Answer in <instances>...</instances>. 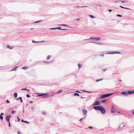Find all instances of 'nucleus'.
I'll return each instance as SVG.
<instances>
[{"mask_svg":"<svg viewBox=\"0 0 134 134\" xmlns=\"http://www.w3.org/2000/svg\"><path fill=\"white\" fill-rule=\"evenodd\" d=\"M18 96L17 94L16 93H15L14 94V96L15 98H16Z\"/></svg>","mask_w":134,"mask_h":134,"instance_id":"obj_15","label":"nucleus"},{"mask_svg":"<svg viewBox=\"0 0 134 134\" xmlns=\"http://www.w3.org/2000/svg\"><path fill=\"white\" fill-rule=\"evenodd\" d=\"M119 81H121V79H120V80H119Z\"/></svg>","mask_w":134,"mask_h":134,"instance_id":"obj_64","label":"nucleus"},{"mask_svg":"<svg viewBox=\"0 0 134 134\" xmlns=\"http://www.w3.org/2000/svg\"><path fill=\"white\" fill-rule=\"evenodd\" d=\"M20 101H21V103H23V100H22V99H21V100H20Z\"/></svg>","mask_w":134,"mask_h":134,"instance_id":"obj_55","label":"nucleus"},{"mask_svg":"<svg viewBox=\"0 0 134 134\" xmlns=\"http://www.w3.org/2000/svg\"><path fill=\"white\" fill-rule=\"evenodd\" d=\"M100 102L99 100H97L96 102H95L93 104L92 106L97 105H100Z\"/></svg>","mask_w":134,"mask_h":134,"instance_id":"obj_5","label":"nucleus"},{"mask_svg":"<svg viewBox=\"0 0 134 134\" xmlns=\"http://www.w3.org/2000/svg\"><path fill=\"white\" fill-rule=\"evenodd\" d=\"M4 115V113H2L1 114V115Z\"/></svg>","mask_w":134,"mask_h":134,"instance_id":"obj_58","label":"nucleus"},{"mask_svg":"<svg viewBox=\"0 0 134 134\" xmlns=\"http://www.w3.org/2000/svg\"><path fill=\"white\" fill-rule=\"evenodd\" d=\"M120 2H121L122 3H124L125 2H126L125 1H120Z\"/></svg>","mask_w":134,"mask_h":134,"instance_id":"obj_54","label":"nucleus"},{"mask_svg":"<svg viewBox=\"0 0 134 134\" xmlns=\"http://www.w3.org/2000/svg\"><path fill=\"white\" fill-rule=\"evenodd\" d=\"M132 113L133 114H134V110L132 111Z\"/></svg>","mask_w":134,"mask_h":134,"instance_id":"obj_60","label":"nucleus"},{"mask_svg":"<svg viewBox=\"0 0 134 134\" xmlns=\"http://www.w3.org/2000/svg\"><path fill=\"white\" fill-rule=\"evenodd\" d=\"M106 70H107V69H103V71L104 72Z\"/></svg>","mask_w":134,"mask_h":134,"instance_id":"obj_48","label":"nucleus"},{"mask_svg":"<svg viewBox=\"0 0 134 134\" xmlns=\"http://www.w3.org/2000/svg\"><path fill=\"white\" fill-rule=\"evenodd\" d=\"M103 80V79H99V80H96V81L97 82H98L99 81L102 80Z\"/></svg>","mask_w":134,"mask_h":134,"instance_id":"obj_23","label":"nucleus"},{"mask_svg":"<svg viewBox=\"0 0 134 134\" xmlns=\"http://www.w3.org/2000/svg\"><path fill=\"white\" fill-rule=\"evenodd\" d=\"M76 92L79 93H81V92H80L79 91H76Z\"/></svg>","mask_w":134,"mask_h":134,"instance_id":"obj_56","label":"nucleus"},{"mask_svg":"<svg viewBox=\"0 0 134 134\" xmlns=\"http://www.w3.org/2000/svg\"><path fill=\"white\" fill-rule=\"evenodd\" d=\"M87 7V6H85L80 7V6H77L75 7H77V8H82V7Z\"/></svg>","mask_w":134,"mask_h":134,"instance_id":"obj_20","label":"nucleus"},{"mask_svg":"<svg viewBox=\"0 0 134 134\" xmlns=\"http://www.w3.org/2000/svg\"><path fill=\"white\" fill-rule=\"evenodd\" d=\"M28 68L27 66H24L23 68L22 69H24V70H26Z\"/></svg>","mask_w":134,"mask_h":134,"instance_id":"obj_19","label":"nucleus"},{"mask_svg":"<svg viewBox=\"0 0 134 134\" xmlns=\"http://www.w3.org/2000/svg\"><path fill=\"white\" fill-rule=\"evenodd\" d=\"M56 29H58L59 30H61V27H56Z\"/></svg>","mask_w":134,"mask_h":134,"instance_id":"obj_28","label":"nucleus"},{"mask_svg":"<svg viewBox=\"0 0 134 134\" xmlns=\"http://www.w3.org/2000/svg\"><path fill=\"white\" fill-rule=\"evenodd\" d=\"M74 95L75 96H79V94L78 93H74Z\"/></svg>","mask_w":134,"mask_h":134,"instance_id":"obj_21","label":"nucleus"},{"mask_svg":"<svg viewBox=\"0 0 134 134\" xmlns=\"http://www.w3.org/2000/svg\"><path fill=\"white\" fill-rule=\"evenodd\" d=\"M21 90H26L27 91H29V90H28L27 89V88H23L22 89H21Z\"/></svg>","mask_w":134,"mask_h":134,"instance_id":"obj_30","label":"nucleus"},{"mask_svg":"<svg viewBox=\"0 0 134 134\" xmlns=\"http://www.w3.org/2000/svg\"><path fill=\"white\" fill-rule=\"evenodd\" d=\"M80 20V19H76V20H77V21H79V20Z\"/></svg>","mask_w":134,"mask_h":134,"instance_id":"obj_57","label":"nucleus"},{"mask_svg":"<svg viewBox=\"0 0 134 134\" xmlns=\"http://www.w3.org/2000/svg\"><path fill=\"white\" fill-rule=\"evenodd\" d=\"M33 102V101H31L30 102V103H32Z\"/></svg>","mask_w":134,"mask_h":134,"instance_id":"obj_61","label":"nucleus"},{"mask_svg":"<svg viewBox=\"0 0 134 134\" xmlns=\"http://www.w3.org/2000/svg\"><path fill=\"white\" fill-rule=\"evenodd\" d=\"M91 39H95V40L97 41H99L100 40V37H97V38L91 37L89 39H85V40H90Z\"/></svg>","mask_w":134,"mask_h":134,"instance_id":"obj_4","label":"nucleus"},{"mask_svg":"<svg viewBox=\"0 0 134 134\" xmlns=\"http://www.w3.org/2000/svg\"><path fill=\"white\" fill-rule=\"evenodd\" d=\"M85 117L84 118H81V119H80V120H79L80 121H81L83 119H85Z\"/></svg>","mask_w":134,"mask_h":134,"instance_id":"obj_34","label":"nucleus"},{"mask_svg":"<svg viewBox=\"0 0 134 134\" xmlns=\"http://www.w3.org/2000/svg\"><path fill=\"white\" fill-rule=\"evenodd\" d=\"M102 106H94L93 107V108L95 110H98L100 111V109Z\"/></svg>","mask_w":134,"mask_h":134,"instance_id":"obj_2","label":"nucleus"},{"mask_svg":"<svg viewBox=\"0 0 134 134\" xmlns=\"http://www.w3.org/2000/svg\"><path fill=\"white\" fill-rule=\"evenodd\" d=\"M128 92V95L134 93V91H130Z\"/></svg>","mask_w":134,"mask_h":134,"instance_id":"obj_11","label":"nucleus"},{"mask_svg":"<svg viewBox=\"0 0 134 134\" xmlns=\"http://www.w3.org/2000/svg\"><path fill=\"white\" fill-rule=\"evenodd\" d=\"M78 66L79 67V68H81L82 67V65L80 64H78Z\"/></svg>","mask_w":134,"mask_h":134,"instance_id":"obj_22","label":"nucleus"},{"mask_svg":"<svg viewBox=\"0 0 134 134\" xmlns=\"http://www.w3.org/2000/svg\"><path fill=\"white\" fill-rule=\"evenodd\" d=\"M43 63H49L48 62H47L46 61H43Z\"/></svg>","mask_w":134,"mask_h":134,"instance_id":"obj_40","label":"nucleus"},{"mask_svg":"<svg viewBox=\"0 0 134 134\" xmlns=\"http://www.w3.org/2000/svg\"><path fill=\"white\" fill-rule=\"evenodd\" d=\"M15 112H16V111H15L12 110V111L11 112V113L12 114H13L15 113Z\"/></svg>","mask_w":134,"mask_h":134,"instance_id":"obj_27","label":"nucleus"},{"mask_svg":"<svg viewBox=\"0 0 134 134\" xmlns=\"http://www.w3.org/2000/svg\"><path fill=\"white\" fill-rule=\"evenodd\" d=\"M32 42H33V43H40V42L39 41H34V40H33L32 41Z\"/></svg>","mask_w":134,"mask_h":134,"instance_id":"obj_16","label":"nucleus"},{"mask_svg":"<svg viewBox=\"0 0 134 134\" xmlns=\"http://www.w3.org/2000/svg\"><path fill=\"white\" fill-rule=\"evenodd\" d=\"M22 99V98L21 97H19L18 99H17L16 100H18L19 99H20V100Z\"/></svg>","mask_w":134,"mask_h":134,"instance_id":"obj_33","label":"nucleus"},{"mask_svg":"<svg viewBox=\"0 0 134 134\" xmlns=\"http://www.w3.org/2000/svg\"><path fill=\"white\" fill-rule=\"evenodd\" d=\"M11 117V115H8L6 116V119L7 121L8 122H10V118Z\"/></svg>","mask_w":134,"mask_h":134,"instance_id":"obj_9","label":"nucleus"},{"mask_svg":"<svg viewBox=\"0 0 134 134\" xmlns=\"http://www.w3.org/2000/svg\"><path fill=\"white\" fill-rule=\"evenodd\" d=\"M114 107L113 106L111 107L112 110H111V113H113L115 112V111L114 110H113V109H114Z\"/></svg>","mask_w":134,"mask_h":134,"instance_id":"obj_13","label":"nucleus"},{"mask_svg":"<svg viewBox=\"0 0 134 134\" xmlns=\"http://www.w3.org/2000/svg\"><path fill=\"white\" fill-rule=\"evenodd\" d=\"M88 128H89L90 129H92V128H93V127H92L91 126H89V127H88Z\"/></svg>","mask_w":134,"mask_h":134,"instance_id":"obj_44","label":"nucleus"},{"mask_svg":"<svg viewBox=\"0 0 134 134\" xmlns=\"http://www.w3.org/2000/svg\"><path fill=\"white\" fill-rule=\"evenodd\" d=\"M6 102L7 103H10V101L8 99H7L6 101Z\"/></svg>","mask_w":134,"mask_h":134,"instance_id":"obj_45","label":"nucleus"},{"mask_svg":"<svg viewBox=\"0 0 134 134\" xmlns=\"http://www.w3.org/2000/svg\"><path fill=\"white\" fill-rule=\"evenodd\" d=\"M46 113V112L43 111L42 113V114H44V115H45Z\"/></svg>","mask_w":134,"mask_h":134,"instance_id":"obj_43","label":"nucleus"},{"mask_svg":"<svg viewBox=\"0 0 134 134\" xmlns=\"http://www.w3.org/2000/svg\"><path fill=\"white\" fill-rule=\"evenodd\" d=\"M42 21V20H40V21H36L34 23H38L39 22H41V21Z\"/></svg>","mask_w":134,"mask_h":134,"instance_id":"obj_42","label":"nucleus"},{"mask_svg":"<svg viewBox=\"0 0 134 134\" xmlns=\"http://www.w3.org/2000/svg\"><path fill=\"white\" fill-rule=\"evenodd\" d=\"M107 101V100H106V99H104V100H102L101 101V102H102V103H104V102H106Z\"/></svg>","mask_w":134,"mask_h":134,"instance_id":"obj_25","label":"nucleus"},{"mask_svg":"<svg viewBox=\"0 0 134 134\" xmlns=\"http://www.w3.org/2000/svg\"><path fill=\"white\" fill-rule=\"evenodd\" d=\"M21 122H24L27 123H28V124H29V122L27 121H25L23 119H22L21 120Z\"/></svg>","mask_w":134,"mask_h":134,"instance_id":"obj_14","label":"nucleus"},{"mask_svg":"<svg viewBox=\"0 0 134 134\" xmlns=\"http://www.w3.org/2000/svg\"><path fill=\"white\" fill-rule=\"evenodd\" d=\"M18 67H16L15 68L13 69L12 70H11L12 71H16V68H17Z\"/></svg>","mask_w":134,"mask_h":134,"instance_id":"obj_24","label":"nucleus"},{"mask_svg":"<svg viewBox=\"0 0 134 134\" xmlns=\"http://www.w3.org/2000/svg\"><path fill=\"white\" fill-rule=\"evenodd\" d=\"M0 118L1 120H2L3 119V117L2 115H1L0 116Z\"/></svg>","mask_w":134,"mask_h":134,"instance_id":"obj_32","label":"nucleus"},{"mask_svg":"<svg viewBox=\"0 0 134 134\" xmlns=\"http://www.w3.org/2000/svg\"><path fill=\"white\" fill-rule=\"evenodd\" d=\"M81 98H85L84 97H82V96H81Z\"/></svg>","mask_w":134,"mask_h":134,"instance_id":"obj_62","label":"nucleus"},{"mask_svg":"<svg viewBox=\"0 0 134 134\" xmlns=\"http://www.w3.org/2000/svg\"><path fill=\"white\" fill-rule=\"evenodd\" d=\"M82 112L83 115L85 116V117H86L87 115V111L86 110H83Z\"/></svg>","mask_w":134,"mask_h":134,"instance_id":"obj_10","label":"nucleus"},{"mask_svg":"<svg viewBox=\"0 0 134 134\" xmlns=\"http://www.w3.org/2000/svg\"><path fill=\"white\" fill-rule=\"evenodd\" d=\"M18 134H21V132L19 131H18Z\"/></svg>","mask_w":134,"mask_h":134,"instance_id":"obj_50","label":"nucleus"},{"mask_svg":"<svg viewBox=\"0 0 134 134\" xmlns=\"http://www.w3.org/2000/svg\"><path fill=\"white\" fill-rule=\"evenodd\" d=\"M62 92V91H61V90H60L58 92H57V93L58 94H59L61 92Z\"/></svg>","mask_w":134,"mask_h":134,"instance_id":"obj_38","label":"nucleus"},{"mask_svg":"<svg viewBox=\"0 0 134 134\" xmlns=\"http://www.w3.org/2000/svg\"><path fill=\"white\" fill-rule=\"evenodd\" d=\"M97 6H100L101 7H102V6H101V5H96Z\"/></svg>","mask_w":134,"mask_h":134,"instance_id":"obj_59","label":"nucleus"},{"mask_svg":"<svg viewBox=\"0 0 134 134\" xmlns=\"http://www.w3.org/2000/svg\"><path fill=\"white\" fill-rule=\"evenodd\" d=\"M26 96L27 97H28V98H29V97H30V96L29 95V94H27L26 95Z\"/></svg>","mask_w":134,"mask_h":134,"instance_id":"obj_46","label":"nucleus"},{"mask_svg":"<svg viewBox=\"0 0 134 134\" xmlns=\"http://www.w3.org/2000/svg\"><path fill=\"white\" fill-rule=\"evenodd\" d=\"M40 43L41 42H45V41L44 40H43L42 41H39Z\"/></svg>","mask_w":134,"mask_h":134,"instance_id":"obj_47","label":"nucleus"},{"mask_svg":"<svg viewBox=\"0 0 134 134\" xmlns=\"http://www.w3.org/2000/svg\"><path fill=\"white\" fill-rule=\"evenodd\" d=\"M83 91L84 92H86L87 93H91V92L87 91H85V90H83Z\"/></svg>","mask_w":134,"mask_h":134,"instance_id":"obj_31","label":"nucleus"},{"mask_svg":"<svg viewBox=\"0 0 134 134\" xmlns=\"http://www.w3.org/2000/svg\"><path fill=\"white\" fill-rule=\"evenodd\" d=\"M50 55H48L47 57V60L49 59L50 58Z\"/></svg>","mask_w":134,"mask_h":134,"instance_id":"obj_36","label":"nucleus"},{"mask_svg":"<svg viewBox=\"0 0 134 134\" xmlns=\"http://www.w3.org/2000/svg\"><path fill=\"white\" fill-rule=\"evenodd\" d=\"M99 55L100 56H103V57L104 55V54H102Z\"/></svg>","mask_w":134,"mask_h":134,"instance_id":"obj_53","label":"nucleus"},{"mask_svg":"<svg viewBox=\"0 0 134 134\" xmlns=\"http://www.w3.org/2000/svg\"><path fill=\"white\" fill-rule=\"evenodd\" d=\"M124 126H125V125H122V124H121V125H120V126H119V127H124Z\"/></svg>","mask_w":134,"mask_h":134,"instance_id":"obj_26","label":"nucleus"},{"mask_svg":"<svg viewBox=\"0 0 134 134\" xmlns=\"http://www.w3.org/2000/svg\"><path fill=\"white\" fill-rule=\"evenodd\" d=\"M90 16L91 18H95L96 17L95 16H93L92 15H90Z\"/></svg>","mask_w":134,"mask_h":134,"instance_id":"obj_29","label":"nucleus"},{"mask_svg":"<svg viewBox=\"0 0 134 134\" xmlns=\"http://www.w3.org/2000/svg\"><path fill=\"white\" fill-rule=\"evenodd\" d=\"M120 7L121 8H124V9H130V10L131 9H129V8H126L123 7H122V6H120Z\"/></svg>","mask_w":134,"mask_h":134,"instance_id":"obj_17","label":"nucleus"},{"mask_svg":"<svg viewBox=\"0 0 134 134\" xmlns=\"http://www.w3.org/2000/svg\"><path fill=\"white\" fill-rule=\"evenodd\" d=\"M11 126V125L10 124V122H9V127H10Z\"/></svg>","mask_w":134,"mask_h":134,"instance_id":"obj_49","label":"nucleus"},{"mask_svg":"<svg viewBox=\"0 0 134 134\" xmlns=\"http://www.w3.org/2000/svg\"><path fill=\"white\" fill-rule=\"evenodd\" d=\"M113 94V93H111L110 94H107L102 95L100 96V97H101L102 99H103L104 98L108 97L110 96L111 95H112Z\"/></svg>","mask_w":134,"mask_h":134,"instance_id":"obj_1","label":"nucleus"},{"mask_svg":"<svg viewBox=\"0 0 134 134\" xmlns=\"http://www.w3.org/2000/svg\"><path fill=\"white\" fill-rule=\"evenodd\" d=\"M40 95H38V96H44L43 97L44 98H46V97L44 96H47L48 95V94L47 93H44V94H43L42 93H40Z\"/></svg>","mask_w":134,"mask_h":134,"instance_id":"obj_8","label":"nucleus"},{"mask_svg":"<svg viewBox=\"0 0 134 134\" xmlns=\"http://www.w3.org/2000/svg\"><path fill=\"white\" fill-rule=\"evenodd\" d=\"M108 10L109 11V12H111L112 11V10L111 9H109Z\"/></svg>","mask_w":134,"mask_h":134,"instance_id":"obj_52","label":"nucleus"},{"mask_svg":"<svg viewBox=\"0 0 134 134\" xmlns=\"http://www.w3.org/2000/svg\"><path fill=\"white\" fill-rule=\"evenodd\" d=\"M17 118L18 119V120H17L18 121V122L20 121V119L18 116H17Z\"/></svg>","mask_w":134,"mask_h":134,"instance_id":"obj_35","label":"nucleus"},{"mask_svg":"<svg viewBox=\"0 0 134 134\" xmlns=\"http://www.w3.org/2000/svg\"><path fill=\"white\" fill-rule=\"evenodd\" d=\"M50 30H53L56 29V28H51L49 29Z\"/></svg>","mask_w":134,"mask_h":134,"instance_id":"obj_37","label":"nucleus"},{"mask_svg":"<svg viewBox=\"0 0 134 134\" xmlns=\"http://www.w3.org/2000/svg\"><path fill=\"white\" fill-rule=\"evenodd\" d=\"M121 94L123 95H124V96H127L128 95V93L127 91H125L123 92H121Z\"/></svg>","mask_w":134,"mask_h":134,"instance_id":"obj_7","label":"nucleus"},{"mask_svg":"<svg viewBox=\"0 0 134 134\" xmlns=\"http://www.w3.org/2000/svg\"><path fill=\"white\" fill-rule=\"evenodd\" d=\"M61 30H68L67 29H62Z\"/></svg>","mask_w":134,"mask_h":134,"instance_id":"obj_51","label":"nucleus"},{"mask_svg":"<svg viewBox=\"0 0 134 134\" xmlns=\"http://www.w3.org/2000/svg\"><path fill=\"white\" fill-rule=\"evenodd\" d=\"M60 25L64 26H67V25L65 24H63L62 25Z\"/></svg>","mask_w":134,"mask_h":134,"instance_id":"obj_41","label":"nucleus"},{"mask_svg":"<svg viewBox=\"0 0 134 134\" xmlns=\"http://www.w3.org/2000/svg\"><path fill=\"white\" fill-rule=\"evenodd\" d=\"M7 47L10 49H12L14 48L13 47L10 46L8 45L7 46Z\"/></svg>","mask_w":134,"mask_h":134,"instance_id":"obj_12","label":"nucleus"},{"mask_svg":"<svg viewBox=\"0 0 134 134\" xmlns=\"http://www.w3.org/2000/svg\"><path fill=\"white\" fill-rule=\"evenodd\" d=\"M34 109V108L33 107H32L31 108V109Z\"/></svg>","mask_w":134,"mask_h":134,"instance_id":"obj_63","label":"nucleus"},{"mask_svg":"<svg viewBox=\"0 0 134 134\" xmlns=\"http://www.w3.org/2000/svg\"><path fill=\"white\" fill-rule=\"evenodd\" d=\"M102 113L103 114H105V108L103 107L102 106L101 107L100 110Z\"/></svg>","mask_w":134,"mask_h":134,"instance_id":"obj_3","label":"nucleus"},{"mask_svg":"<svg viewBox=\"0 0 134 134\" xmlns=\"http://www.w3.org/2000/svg\"><path fill=\"white\" fill-rule=\"evenodd\" d=\"M116 16L119 17H122V15L120 14H117Z\"/></svg>","mask_w":134,"mask_h":134,"instance_id":"obj_39","label":"nucleus"},{"mask_svg":"<svg viewBox=\"0 0 134 134\" xmlns=\"http://www.w3.org/2000/svg\"><path fill=\"white\" fill-rule=\"evenodd\" d=\"M120 54L121 53L118 52H108L107 53V54Z\"/></svg>","mask_w":134,"mask_h":134,"instance_id":"obj_6","label":"nucleus"},{"mask_svg":"<svg viewBox=\"0 0 134 134\" xmlns=\"http://www.w3.org/2000/svg\"><path fill=\"white\" fill-rule=\"evenodd\" d=\"M92 42L97 43V44H99V45H103V43H96V42Z\"/></svg>","mask_w":134,"mask_h":134,"instance_id":"obj_18","label":"nucleus"}]
</instances>
